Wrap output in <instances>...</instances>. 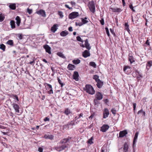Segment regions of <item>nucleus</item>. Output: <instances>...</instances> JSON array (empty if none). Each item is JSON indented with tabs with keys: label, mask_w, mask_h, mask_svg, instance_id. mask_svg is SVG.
<instances>
[{
	"label": "nucleus",
	"mask_w": 152,
	"mask_h": 152,
	"mask_svg": "<svg viewBox=\"0 0 152 152\" xmlns=\"http://www.w3.org/2000/svg\"><path fill=\"white\" fill-rule=\"evenodd\" d=\"M6 44L8 45H9L11 46H13L14 45V43L12 40H8L6 43Z\"/></svg>",
	"instance_id": "a878e982"
},
{
	"label": "nucleus",
	"mask_w": 152,
	"mask_h": 152,
	"mask_svg": "<svg viewBox=\"0 0 152 152\" xmlns=\"http://www.w3.org/2000/svg\"><path fill=\"white\" fill-rule=\"evenodd\" d=\"M90 11L93 13H94L95 11V6L94 3L93 1H90L88 5Z\"/></svg>",
	"instance_id": "7ed1b4c3"
},
{
	"label": "nucleus",
	"mask_w": 152,
	"mask_h": 152,
	"mask_svg": "<svg viewBox=\"0 0 152 152\" xmlns=\"http://www.w3.org/2000/svg\"><path fill=\"white\" fill-rule=\"evenodd\" d=\"M58 14L61 18H62L64 16L63 15V12L61 11H58Z\"/></svg>",
	"instance_id": "3c124183"
},
{
	"label": "nucleus",
	"mask_w": 152,
	"mask_h": 152,
	"mask_svg": "<svg viewBox=\"0 0 152 152\" xmlns=\"http://www.w3.org/2000/svg\"><path fill=\"white\" fill-rule=\"evenodd\" d=\"M37 13L38 14L41 15L43 17H45L46 16L45 12L42 10H40L39 11H37Z\"/></svg>",
	"instance_id": "f8f14e48"
},
{
	"label": "nucleus",
	"mask_w": 152,
	"mask_h": 152,
	"mask_svg": "<svg viewBox=\"0 0 152 152\" xmlns=\"http://www.w3.org/2000/svg\"><path fill=\"white\" fill-rule=\"evenodd\" d=\"M98 100L97 99H95L94 100V103H95V104H97L98 103Z\"/></svg>",
	"instance_id": "0e129e2a"
},
{
	"label": "nucleus",
	"mask_w": 152,
	"mask_h": 152,
	"mask_svg": "<svg viewBox=\"0 0 152 152\" xmlns=\"http://www.w3.org/2000/svg\"><path fill=\"white\" fill-rule=\"evenodd\" d=\"M38 151L39 152H43V149L41 147H39L38 148Z\"/></svg>",
	"instance_id": "6e6d98bb"
},
{
	"label": "nucleus",
	"mask_w": 152,
	"mask_h": 152,
	"mask_svg": "<svg viewBox=\"0 0 152 152\" xmlns=\"http://www.w3.org/2000/svg\"><path fill=\"white\" fill-rule=\"evenodd\" d=\"M65 7L67 8H68L69 10H71L72 9V7H69V6L67 4H66L65 5Z\"/></svg>",
	"instance_id": "052dcab7"
},
{
	"label": "nucleus",
	"mask_w": 152,
	"mask_h": 152,
	"mask_svg": "<svg viewBox=\"0 0 152 152\" xmlns=\"http://www.w3.org/2000/svg\"><path fill=\"white\" fill-rule=\"evenodd\" d=\"M11 105L15 110V112L17 114L19 113L20 107L19 106L18 104H16L14 103H11Z\"/></svg>",
	"instance_id": "20e7f679"
},
{
	"label": "nucleus",
	"mask_w": 152,
	"mask_h": 152,
	"mask_svg": "<svg viewBox=\"0 0 152 152\" xmlns=\"http://www.w3.org/2000/svg\"><path fill=\"white\" fill-rule=\"evenodd\" d=\"M89 65L93 67L94 68H95L96 67V65L95 63L93 61H91L89 63Z\"/></svg>",
	"instance_id": "72a5a7b5"
},
{
	"label": "nucleus",
	"mask_w": 152,
	"mask_h": 152,
	"mask_svg": "<svg viewBox=\"0 0 152 152\" xmlns=\"http://www.w3.org/2000/svg\"><path fill=\"white\" fill-rule=\"evenodd\" d=\"M68 30L70 31H72L73 30V29H72V27L71 26H70V27H69V28H68Z\"/></svg>",
	"instance_id": "69168bd1"
},
{
	"label": "nucleus",
	"mask_w": 152,
	"mask_h": 152,
	"mask_svg": "<svg viewBox=\"0 0 152 152\" xmlns=\"http://www.w3.org/2000/svg\"><path fill=\"white\" fill-rule=\"evenodd\" d=\"M73 63L75 64H79L80 62V61L79 59H75L72 61Z\"/></svg>",
	"instance_id": "c85d7f7f"
},
{
	"label": "nucleus",
	"mask_w": 152,
	"mask_h": 152,
	"mask_svg": "<svg viewBox=\"0 0 152 152\" xmlns=\"http://www.w3.org/2000/svg\"><path fill=\"white\" fill-rule=\"evenodd\" d=\"M145 44L148 45H150V42H149V41L148 40H147L145 42Z\"/></svg>",
	"instance_id": "338daca9"
},
{
	"label": "nucleus",
	"mask_w": 152,
	"mask_h": 152,
	"mask_svg": "<svg viewBox=\"0 0 152 152\" xmlns=\"http://www.w3.org/2000/svg\"><path fill=\"white\" fill-rule=\"evenodd\" d=\"M58 55L60 56V57H61L63 58H65L64 56L63 55V54L60 52H58L57 53Z\"/></svg>",
	"instance_id": "ea45409f"
},
{
	"label": "nucleus",
	"mask_w": 152,
	"mask_h": 152,
	"mask_svg": "<svg viewBox=\"0 0 152 152\" xmlns=\"http://www.w3.org/2000/svg\"><path fill=\"white\" fill-rule=\"evenodd\" d=\"M93 79L95 80L96 82L99 80V76L97 75H95L93 76Z\"/></svg>",
	"instance_id": "c9c22d12"
},
{
	"label": "nucleus",
	"mask_w": 152,
	"mask_h": 152,
	"mask_svg": "<svg viewBox=\"0 0 152 152\" xmlns=\"http://www.w3.org/2000/svg\"><path fill=\"white\" fill-rule=\"evenodd\" d=\"M64 113L67 115H68L71 113V112L70 110L68 108H67L65 109L64 111Z\"/></svg>",
	"instance_id": "c756f323"
},
{
	"label": "nucleus",
	"mask_w": 152,
	"mask_h": 152,
	"mask_svg": "<svg viewBox=\"0 0 152 152\" xmlns=\"http://www.w3.org/2000/svg\"><path fill=\"white\" fill-rule=\"evenodd\" d=\"M83 113H81L79 115H78V117L77 118V119H80L81 117H83Z\"/></svg>",
	"instance_id": "09e8293b"
},
{
	"label": "nucleus",
	"mask_w": 152,
	"mask_h": 152,
	"mask_svg": "<svg viewBox=\"0 0 152 152\" xmlns=\"http://www.w3.org/2000/svg\"><path fill=\"white\" fill-rule=\"evenodd\" d=\"M84 89L86 92L91 95L94 94L95 93L93 88L90 85H86Z\"/></svg>",
	"instance_id": "f03ea898"
},
{
	"label": "nucleus",
	"mask_w": 152,
	"mask_h": 152,
	"mask_svg": "<svg viewBox=\"0 0 152 152\" xmlns=\"http://www.w3.org/2000/svg\"><path fill=\"white\" fill-rule=\"evenodd\" d=\"M27 12L29 14H30L32 13V9H30L28 8L27 9Z\"/></svg>",
	"instance_id": "603ef678"
},
{
	"label": "nucleus",
	"mask_w": 152,
	"mask_h": 152,
	"mask_svg": "<svg viewBox=\"0 0 152 152\" xmlns=\"http://www.w3.org/2000/svg\"><path fill=\"white\" fill-rule=\"evenodd\" d=\"M72 139V137H68L61 140L58 144V146L55 148V149L58 151L64 150L67 147V145Z\"/></svg>",
	"instance_id": "f257e3e1"
},
{
	"label": "nucleus",
	"mask_w": 152,
	"mask_h": 152,
	"mask_svg": "<svg viewBox=\"0 0 152 152\" xmlns=\"http://www.w3.org/2000/svg\"><path fill=\"white\" fill-rule=\"evenodd\" d=\"M79 14L78 12H73L69 14V19H72L79 16Z\"/></svg>",
	"instance_id": "39448f33"
},
{
	"label": "nucleus",
	"mask_w": 152,
	"mask_h": 152,
	"mask_svg": "<svg viewBox=\"0 0 152 152\" xmlns=\"http://www.w3.org/2000/svg\"><path fill=\"white\" fill-rule=\"evenodd\" d=\"M15 20L16 21V23L17 25V26H20L21 21V20L20 18L19 17L17 16L15 18Z\"/></svg>",
	"instance_id": "393cba45"
},
{
	"label": "nucleus",
	"mask_w": 152,
	"mask_h": 152,
	"mask_svg": "<svg viewBox=\"0 0 152 152\" xmlns=\"http://www.w3.org/2000/svg\"><path fill=\"white\" fill-rule=\"evenodd\" d=\"M94 140L93 137H91L89 140L87 142L90 145H91L94 143L93 140Z\"/></svg>",
	"instance_id": "473e14b6"
},
{
	"label": "nucleus",
	"mask_w": 152,
	"mask_h": 152,
	"mask_svg": "<svg viewBox=\"0 0 152 152\" xmlns=\"http://www.w3.org/2000/svg\"><path fill=\"white\" fill-rule=\"evenodd\" d=\"M85 46L88 50L91 49V47L90 46V44L88 43L87 39H86L85 41Z\"/></svg>",
	"instance_id": "dca6fc26"
},
{
	"label": "nucleus",
	"mask_w": 152,
	"mask_h": 152,
	"mask_svg": "<svg viewBox=\"0 0 152 152\" xmlns=\"http://www.w3.org/2000/svg\"><path fill=\"white\" fill-rule=\"evenodd\" d=\"M109 115V112L107 108H105L103 111V118H107Z\"/></svg>",
	"instance_id": "0eeeda50"
},
{
	"label": "nucleus",
	"mask_w": 152,
	"mask_h": 152,
	"mask_svg": "<svg viewBox=\"0 0 152 152\" xmlns=\"http://www.w3.org/2000/svg\"><path fill=\"white\" fill-rule=\"evenodd\" d=\"M13 97L14 99H16L17 102L19 101V99L18 96L16 95H13Z\"/></svg>",
	"instance_id": "de8ad7c7"
},
{
	"label": "nucleus",
	"mask_w": 152,
	"mask_h": 152,
	"mask_svg": "<svg viewBox=\"0 0 152 152\" xmlns=\"http://www.w3.org/2000/svg\"><path fill=\"white\" fill-rule=\"evenodd\" d=\"M70 3L73 6H75L76 5V3L73 1H71Z\"/></svg>",
	"instance_id": "13d9d810"
},
{
	"label": "nucleus",
	"mask_w": 152,
	"mask_h": 152,
	"mask_svg": "<svg viewBox=\"0 0 152 152\" xmlns=\"http://www.w3.org/2000/svg\"><path fill=\"white\" fill-rule=\"evenodd\" d=\"M100 22L101 24L102 25H103L104 24V20L103 18H102L100 20Z\"/></svg>",
	"instance_id": "8fccbe9b"
},
{
	"label": "nucleus",
	"mask_w": 152,
	"mask_h": 152,
	"mask_svg": "<svg viewBox=\"0 0 152 152\" xmlns=\"http://www.w3.org/2000/svg\"><path fill=\"white\" fill-rule=\"evenodd\" d=\"M73 79L75 80L76 81H78L79 80V74L78 72L75 71L74 72L73 75Z\"/></svg>",
	"instance_id": "ddd939ff"
},
{
	"label": "nucleus",
	"mask_w": 152,
	"mask_h": 152,
	"mask_svg": "<svg viewBox=\"0 0 152 152\" xmlns=\"http://www.w3.org/2000/svg\"><path fill=\"white\" fill-rule=\"evenodd\" d=\"M77 40L80 42H83V40L81 38L80 36H77L76 37Z\"/></svg>",
	"instance_id": "a18cd8bd"
},
{
	"label": "nucleus",
	"mask_w": 152,
	"mask_h": 152,
	"mask_svg": "<svg viewBox=\"0 0 152 152\" xmlns=\"http://www.w3.org/2000/svg\"><path fill=\"white\" fill-rule=\"evenodd\" d=\"M10 23L11 28H15V21L13 20H12L10 21Z\"/></svg>",
	"instance_id": "7c9ffc66"
},
{
	"label": "nucleus",
	"mask_w": 152,
	"mask_h": 152,
	"mask_svg": "<svg viewBox=\"0 0 152 152\" xmlns=\"http://www.w3.org/2000/svg\"><path fill=\"white\" fill-rule=\"evenodd\" d=\"M45 50L49 54H51V48L48 45H46L43 46Z\"/></svg>",
	"instance_id": "9d476101"
},
{
	"label": "nucleus",
	"mask_w": 152,
	"mask_h": 152,
	"mask_svg": "<svg viewBox=\"0 0 152 152\" xmlns=\"http://www.w3.org/2000/svg\"><path fill=\"white\" fill-rule=\"evenodd\" d=\"M122 3H123V5L124 6H125L126 3H125V2L124 0H122Z\"/></svg>",
	"instance_id": "774afa93"
},
{
	"label": "nucleus",
	"mask_w": 152,
	"mask_h": 152,
	"mask_svg": "<svg viewBox=\"0 0 152 152\" xmlns=\"http://www.w3.org/2000/svg\"><path fill=\"white\" fill-rule=\"evenodd\" d=\"M111 112L113 115L115 116L116 112V110L115 108H113L111 110Z\"/></svg>",
	"instance_id": "37998d69"
},
{
	"label": "nucleus",
	"mask_w": 152,
	"mask_h": 152,
	"mask_svg": "<svg viewBox=\"0 0 152 152\" xmlns=\"http://www.w3.org/2000/svg\"><path fill=\"white\" fill-rule=\"evenodd\" d=\"M133 110L134 111L136 109V104L135 103H133Z\"/></svg>",
	"instance_id": "4d7b16f0"
},
{
	"label": "nucleus",
	"mask_w": 152,
	"mask_h": 152,
	"mask_svg": "<svg viewBox=\"0 0 152 152\" xmlns=\"http://www.w3.org/2000/svg\"><path fill=\"white\" fill-rule=\"evenodd\" d=\"M5 18V17L4 15L2 14H0V22L3 21Z\"/></svg>",
	"instance_id": "f704fd0d"
},
{
	"label": "nucleus",
	"mask_w": 152,
	"mask_h": 152,
	"mask_svg": "<svg viewBox=\"0 0 152 152\" xmlns=\"http://www.w3.org/2000/svg\"><path fill=\"white\" fill-rule=\"evenodd\" d=\"M75 68V65L70 64H69L67 66V68L69 70H73Z\"/></svg>",
	"instance_id": "4be33fe9"
},
{
	"label": "nucleus",
	"mask_w": 152,
	"mask_h": 152,
	"mask_svg": "<svg viewBox=\"0 0 152 152\" xmlns=\"http://www.w3.org/2000/svg\"><path fill=\"white\" fill-rule=\"evenodd\" d=\"M46 85L48 86L47 88V90H50V89H52V86L50 84L46 83Z\"/></svg>",
	"instance_id": "c03bdc74"
},
{
	"label": "nucleus",
	"mask_w": 152,
	"mask_h": 152,
	"mask_svg": "<svg viewBox=\"0 0 152 152\" xmlns=\"http://www.w3.org/2000/svg\"><path fill=\"white\" fill-rule=\"evenodd\" d=\"M9 7L12 10H15L16 9V4L15 3L10 4Z\"/></svg>",
	"instance_id": "b1692460"
},
{
	"label": "nucleus",
	"mask_w": 152,
	"mask_h": 152,
	"mask_svg": "<svg viewBox=\"0 0 152 152\" xmlns=\"http://www.w3.org/2000/svg\"><path fill=\"white\" fill-rule=\"evenodd\" d=\"M129 8L132 10L134 12H135V10L134 9V7L132 5V4H130L129 5Z\"/></svg>",
	"instance_id": "79ce46f5"
},
{
	"label": "nucleus",
	"mask_w": 152,
	"mask_h": 152,
	"mask_svg": "<svg viewBox=\"0 0 152 152\" xmlns=\"http://www.w3.org/2000/svg\"><path fill=\"white\" fill-rule=\"evenodd\" d=\"M95 97L97 100H101L103 98V95L100 92H97L95 95Z\"/></svg>",
	"instance_id": "1a4fd4ad"
},
{
	"label": "nucleus",
	"mask_w": 152,
	"mask_h": 152,
	"mask_svg": "<svg viewBox=\"0 0 152 152\" xmlns=\"http://www.w3.org/2000/svg\"><path fill=\"white\" fill-rule=\"evenodd\" d=\"M6 47L3 44L0 45V49L2 50L3 51H5V50Z\"/></svg>",
	"instance_id": "4c0bfd02"
},
{
	"label": "nucleus",
	"mask_w": 152,
	"mask_h": 152,
	"mask_svg": "<svg viewBox=\"0 0 152 152\" xmlns=\"http://www.w3.org/2000/svg\"><path fill=\"white\" fill-rule=\"evenodd\" d=\"M125 26L126 27V29L127 30V31H130V30L129 29V25H128V24L127 23H125Z\"/></svg>",
	"instance_id": "a19ab883"
},
{
	"label": "nucleus",
	"mask_w": 152,
	"mask_h": 152,
	"mask_svg": "<svg viewBox=\"0 0 152 152\" xmlns=\"http://www.w3.org/2000/svg\"><path fill=\"white\" fill-rule=\"evenodd\" d=\"M75 125V123L74 121H71L70 122H69L67 125V126L68 128H71L72 127V126Z\"/></svg>",
	"instance_id": "a211bd4d"
},
{
	"label": "nucleus",
	"mask_w": 152,
	"mask_h": 152,
	"mask_svg": "<svg viewBox=\"0 0 152 152\" xmlns=\"http://www.w3.org/2000/svg\"><path fill=\"white\" fill-rule=\"evenodd\" d=\"M109 126L107 124L103 125L101 128L100 131L102 132H106L109 128Z\"/></svg>",
	"instance_id": "6e6552de"
},
{
	"label": "nucleus",
	"mask_w": 152,
	"mask_h": 152,
	"mask_svg": "<svg viewBox=\"0 0 152 152\" xmlns=\"http://www.w3.org/2000/svg\"><path fill=\"white\" fill-rule=\"evenodd\" d=\"M152 65V61H150L148 62L146 64V69L148 70Z\"/></svg>",
	"instance_id": "5701e85b"
},
{
	"label": "nucleus",
	"mask_w": 152,
	"mask_h": 152,
	"mask_svg": "<svg viewBox=\"0 0 152 152\" xmlns=\"http://www.w3.org/2000/svg\"><path fill=\"white\" fill-rule=\"evenodd\" d=\"M57 27L58 25L57 24L54 25L51 27V30L52 32L54 33L57 30Z\"/></svg>",
	"instance_id": "aec40b11"
},
{
	"label": "nucleus",
	"mask_w": 152,
	"mask_h": 152,
	"mask_svg": "<svg viewBox=\"0 0 152 152\" xmlns=\"http://www.w3.org/2000/svg\"><path fill=\"white\" fill-rule=\"evenodd\" d=\"M57 80L59 83L61 85V87H62L64 85V84L62 82L58 77H57Z\"/></svg>",
	"instance_id": "58836bf2"
},
{
	"label": "nucleus",
	"mask_w": 152,
	"mask_h": 152,
	"mask_svg": "<svg viewBox=\"0 0 152 152\" xmlns=\"http://www.w3.org/2000/svg\"><path fill=\"white\" fill-rule=\"evenodd\" d=\"M113 11L114 12H120L122 11V10L119 8H114L113 9Z\"/></svg>",
	"instance_id": "bb28decb"
},
{
	"label": "nucleus",
	"mask_w": 152,
	"mask_h": 152,
	"mask_svg": "<svg viewBox=\"0 0 152 152\" xmlns=\"http://www.w3.org/2000/svg\"><path fill=\"white\" fill-rule=\"evenodd\" d=\"M87 19L86 17H85L84 18L82 19V22L83 24H85L88 22V21L86 20Z\"/></svg>",
	"instance_id": "2f4dec72"
},
{
	"label": "nucleus",
	"mask_w": 152,
	"mask_h": 152,
	"mask_svg": "<svg viewBox=\"0 0 152 152\" xmlns=\"http://www.w3.org/2000/svg\"><path fill=\"white\" fill-rule=\"evenodd\" d=\"M128 148V145L126 143H125L124 145L123 150L124 151L126 152Z\"/></svg>",
	"instance_id": "cd10ccee"
},
{
	"label": "nucleus",
	"mask_w": 152,
	"mask_h": 152,
	"mask_svg": "<svg viewBox=\"0 0 152 152\" xmlns=\"http://www.w3.org/2000/svg\"><path fill=\"white\" fill-rule=\"evenodd\" d=\"M82 56L84 58H86L91 56L89 50H86L82 53Z\"/></svg>",
	"instance_id": "423d86ee"
},
{
	"label": "nucleus",
	"mask_w": 152,
	"mask_h": 152,
	"mask_svg": "<svg viewBox=\"0 0 152 152\" xmlns=\"http://www.w3.org/2000/svg\"><path fill=\"white\" fill-rule=\"evenodd\" d=\"M130 68H131V67L130 66H125L124 67L123 70L126 73L127 72L126 71L127 69H130Z\"/></svg>",
	"instance_id": "e433bc0d"
},
{
	"label": "nucleus",
	"mask_w": 152,
	"mask_h": 152,
	"mask_svg": "<svg viewBox=\"0 0 152 152\" xmlns=\"http://www.w3.org/2000/svg\"><path fill=\"white\" fill-rule=\"evenodd\" d=\"M18 37L20 39H22V36L21 34H19L18 36Z\"/></svg>",
	"instance_id": "680f3d73"
},
{
	"label": "nucleus",
	"mask_w": 152,
	"mask_h": 152,
	"mask_svg": "<svg viewBox=\"0 0 152 152\" xmlns=\"http://www.w3.org/2000/svg\"><path fill=\"white\" fill-rule=\"evenodd\" d=\"M48 94H53V91L52 89L49 90V91H48Z\"/></svg>",
	"instance_id": "864d4df0"
},
{
	"label": "nucleus",
	"mask_w": 152,
	"mask_h": 152,
	"mask_svg": "<svg viewBox=\"0 0 152 152\" xmlns=\"http://www.w3.org/2000/svg\"><path fill=\"white\" fill-rule=\"evenodd\" d=\"M69 34L68 32L66 30L62 31L60 33V35L62 37H65Z\"/></svg>",
	"instance_id": "6ab92c4d"
},
{
	"label": "nucleus",
	"mask_w": 152,
	"mask_h": 152,
	"mask_svg": "<svg viewBox=\"0 0 152 152\" xmlns=\"http://www.w3.org/2000/svg\"><path fill=\"white\" fill-rule=\"evenodd\" d=\"M43 137L46 139H49L50 140L53 139L54 136L50 134H45Z\"/></svg>",
	"instance_id": "f3484780"
},
{
	"label": "nucleus",
	"mask_w": 152,
	"mask_h": 152,
	"mask_svg": "<svg viewBox=\"0 0 152 152\" xmlns=\"http://www.w3.org/2000/svg\"><path fill=\"white\" fill-rule=\"evenodd\" d=\"M44 120L45 121H49V118L48 117H46L44 119Z\"/></svg>",
	"instance_id": "bf43d9fd"
},
{
	"label": "nucleus",
	"mask_w": 152,
	"mask_h": 152,
	"mask_svg": "<svg viewBox=\"0 0 152 152\" xmlns=\"http://www.w3.org/2000/svg\"><path fill=\"white\" fill-rule=\"evenodd\" d=\"M128 133V132L126 130L121 131L119 133V137H123L125 136Z\"/></svg>",
	"instance_id": "9b49d317"
},
{
	"label": "nucleus",
	"mask_w": 152,
	"mask_h": 152,
	"mask_svg": "<svg viewBox=\"0 0 152 152\" xmlns=\"http://www.w3.org/2000/svg\"><path fill=\"white\" fill-rule=\"evenodd\" d=\"M128 60L130 61L131 64H132L135 61V59L133 56H129Z\"/></svg>",
	"instance_id": "412c9836"
},
{
	"label": "nucleus",
	"mask_w": 152,
	"mask_h": 152,
	"mask_svg": "<svg viewBox=\"0 0 152 152\" xmlns=\"http://www.w3.org/2000/svg\"><path fill=\"white\" fill-rule=\"evenodd\" d=\"M96 82L97 83L96 85L99 88H100L102 87L103 85V81L99 80L96 81Z\"/></svg>",
	"instance_id": "2eb2a0df"
},
{
	"label": "nucleus",
	"mask_w": 152,
	"mask_h": 152,
	"mask_svg": "<svg viewBox=\"0 0 152 152\" xmlns=\"http://www.w3.org/2000/svg\"><path fill=\"white\" fill-rule=\"evenodd\" d=\"M105 29L106 33L107 36L108 37H110V34L108 28L107 27H106L105 28Z\"/></svg>",
	"instance_id": "49530a36"
},
{
	"label": "nucleus",
	"mask_w": 152,
	"mask_h": 152,
	"mask_svg": "<svg viewBox=\"0 0 152 152\" xmlns=\"http://www.w3.org/2000/svg\"><path fill=\"white\" fill-rule=\"evenodd\" d=\"M34 61H35V60H33L32 61H31L30 63H29V64H31V65H34Z\"/></svg>",
	"instance_id": "e2e57ef3"
},
{
	"label": "nucleus",
	"mask_w": 152,
	"mask_h": 152,
	"mask_svg": "<svg viewBox=\"0 0 152 152\" xmlns=\"http://www.w3.org/2000/svg\"><path fill=\"white\" fill-rule=\"evenodd\" d=\"M139 133L138 132H137L135 133L134 136V138L133 141V147L134 148V145L135 143L137 141V138L138 136V135Z\"/></svg>",
	"instance_id": "4468645a"
},
{
	"label": "nucleus",
	"mask_w": 152,
	"mask_h": 152,
	"mask_svg": "<svg viewBox=\"0 0 152 152\" xmlns=\"http://www.w3.org/2000/svg\"><path fill=\"white\" fill-rule=\"evenodd\" d=\"M110 31L111 32V33L113 34H114V35H115V34L114 32V30L112 28H110Z\"/></svg>",
	"instance_id": "5fc2aeb1"
}]
</instances>
